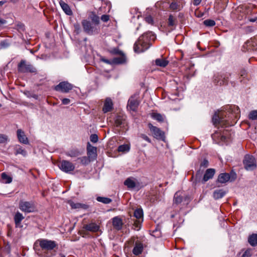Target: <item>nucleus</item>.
<instances>
[{"label": "nucleus", "instance_id": "f257e3e1", "mask_svg": "<svg viewBox=\"0 0 257 257\" xmlns=\"http://www.w3.org/2000/svg\"><path fill=\"white\" fill-rule=\"evenodd\" d=\"M155 36L152 32L144 33L138 39L134 46V51L136 53H142L148 50L151 45V41L154 40Z\"/></svg>", "mask_w": 257, "mask_h": 257}, {"label": "nucleus", "instance_id": "f03ea898", "mask_svg": "<svg viewBox=\"0 0 257 257\" xmlns=\"http://www.w3.org/2000/svg\"><path fill=\"white\" fill-rule=\"evenodd\" d=\"M37 244H39L43 250H51L57 246V243L55 241L46 239L37 240L34 243V246H36Z\"/></svg>", "mask_w": 257, "mask_h": 257}, {"label": "nucleus", "instance_id": "7ed1b4c3", "mask_svg": "<svg viewBox=\"0 0 257 257\" xmlns=\"http://www.w3.org/2000/svg\"><path fill=\"white\" fill-rule=\"evenodd\" d=\"M82 25L84 31L89 35H92L98 33V26L88 20H83Z\"/></svg>", "mask_w": 257, "mask_h": 257}, {"label": "nucleus", "instance_id": "20e7f679", "mask_svg": "<svg viewBox=\"0 0 257 257\" xmlns=\"http://www.w3.org/2000/svg\"><path fill=\"white\" fill-rule=\"evenodd\" d=\"M19 72L21 73H36V69L31 64L27 63L24 60H22L18 66Z\"/></svg>", "mask_w": 257, "mask_h": 257}, {"label": "nucleus", "instance_id": "39448f33", "mask_svg": "<svg viewBox=\"0 0 257 257\" xmlns=\"http://www.w3.org/2000/svg\"><path fill=\"white\" fill-rule=\"evenodd\" d=\"M243 165L245 169L247 171H251L256 167L255 158L249 155H246L243 160Z\"/></svg>", "mask_w": 257, "mask_h": 257}, {"label": "nucleus", "instance_id": "423d86ee", "mask_svg": "<svg viewBox=\"0 0 257 257\" xmlns=\"http://www.w3.org/2000/svg\"><path fill=\"white\" fill-rule=\"evenodd\" d=\"M230 74L225 73L222 74H216L214 75L213 82L217 85H226L228 83Z\"/></svg>", "mask_w": 257, "mask_h": 257}, {"label": "nucleus", "instance_id": "0eeeda50", "mask_svg": "<svg viewBox=\"0 0 257 257\" xmlns=\"http://www.w3.org/2000/svg\"><path fill=\"white\" fill-rule=\"evenodd\" d=\"M148 126L155 138L157 140H160L163 141H165V133L164 132L162 131L160 128L154 126L151 123H148Z\"/></svg>", "mask_w": 257, "mask_h": 257}, {"label": "nucleus", "instance_id": "6e6552de", "mask_svg": "<svg viewBox=\"0 0 257 257\" xmlns=\"http://www.w3.org/2000/svg\"><path fill=\"white\" fill-rule=\"evenodd\" d=\"M59 168L63 172L69 173L74 171L75 166L73 163L69 161L62 160L60 163Z\"/></svg>", "mask_w": 257, "mask_h": 257}, {"label": "nucleus", "instance_id": "1a4fd4ad", "mask_svg": "<svg viewBox=\"0 0 257 257\" xmlns=\"http://www.w3.org/2000/svg\"><path fill=\"white\" fill-rule=\"evenodd\" d=\"M19 208L23 212H32L35 210V205L32 202L20 201Z\"/></svg>", "mask_w": 257, "mask_h": 257}, {"label": "nucleus", "instance_id": "9d476101", "mask_svg": "<svg viewBox=\"0 0 257 257\" xmlns=\"http://www.w3.org/2000/svg\"><path fill=\"white\" fill-rule=\"evenodd\" d=\"M73 88L71 84L68 82H61L55 87V90L63 93H67Z\"/></svg>", "mask_w": 257, "mask_h": 257}, {"label": "nucleus", "instance_id": "9b49d317", "mask_svg": "<svg viewBox=\"0 0 257 257\" xmlns=\"http://www.w3.org/2000/svg\"><path fill=\"white\" fill-rule=\"evenodd\" d=\"M124 185L130 189L136 188L139 190L141 188L140 183L136 179L132 177L127 178L124 182Z\"/></svg>", "mask_w": 257, "mask_h": 257}, {"label": "nucleus", "instance_id": "f8f14e48", "mask_svg": "<svg viewBox=\"0 0 257 257\" xmlns=\"http://www.w3.org/2000/svg\"><path fill=\"white\" fill-rule=\"evenodd\" d=\"M139 104L140 101L138 100L137 96H132L128 99L127 108L133 111H136Z\"/></svg>", "mask_w": 257, "mask_h": 257}, {"label": "nucleus", "instance_id": "ddd939ff", "mask_svg": "<svg viewBox=\"0 0 257 257\" xmlns=\"http://www.w3.org/2000/svg\"><path fill=\"white\" fill-rule=\"evenodd\" d=\"M87 155L90 161H93L97 158V148L91 145L89 143L87 145Z\"/></svg>", "mask_w": 257, "mask_h": 257}, {"label": "nucleus", "instance_id": "4468645a", "mask_svg": "<svg viewBox=\"0 0 257 257\" xmlns=\"http://www.w3.org/2000/svg\"><path fill=\"white\" fill-rule=\"evenodd\" d=\"M126 125L125 116L117 115L114 118V125L116 127L124 128Z\"/></svg>", "mask_w": 257, "mask_h": 257}, {"label": "nucleus", "instance_id": "2eb2a0df", "mask_svg": "<svg viewBox=\"0 0 257 257\" xmlns=\"http://www.w3.org/2000/svg\"><path fill=\"white\" fill-rule=\"evenodd\" d=\"M144 249V245L142 242L137 240L135 242L134 247L133 249V253L136 255H140L142 253Z\"/></svg>", "mask_w": 257, "mask_h": 257}, {"label": "nucleus", "instance_id": "dca6fc26", "mask_svg": "<svg viewBox=\"0 0 257 257\" xmlns=\"http://www.w3.org/2000/svg\"><path fill=\"white\" fill-rule=\"evenodd\" d=\"M17 134L18 140L21 143L25 145L29 144V140L23 131L18 129L17 131Z\"/></svg>", "mask_w": 257, "mask_h": 257}, {"label": "nucleus", "instance_id": "f3484780", "mask_svg": "<svg viewBox=\"0 0 257 257\" xmlns=\"http://www.w3.org/2000/svg\"><path fill=\"white\" fill-rule=\"evenodd\" d=\"M215 172V171L214 169H207L202 180V183H205L208 180L212 178L214 175Z\"/></svg>", "mask_w": 257, "mask_h": 257}, {"label": "nucleus", "instance_id": "a211bd4d", "mask_svg": "<svg viewBox=\"0 0 257 257\" xmlns=\"http://www.w3.org/2000/svg\"><path fill=\"white\" fill-rule=\"evenodd\" d=\"M113 108V103L110 98H107L104 102L102 110L104 113L110 111Z\"/></svg>", "mask_w": 257, "mask_h": 257}, {"label": "nucleus", "instance_id": "6ab92c4d", "mask_svg": "<svg viewBox=\"0 0 257 257\" xmlns=\"http://www.w3.org/2000/svg\"><path fill=\"white\" fill-rule=\"evenodd\" d=\"M112 225L115 229L120 230L123 225L122 219L118 216L113 217L112 218Z\"/></svg>", "mask_w": 257, "mask_h": 257}, {"label": "nucleus", "instance_id": "aec40b11", "mask_svg": "<svg viewBox=\"0 0 257 257\" xmlns=\"http://www.w3.org/2000/svg\"><path fill=\"white\" fill-rule=\"evenodd\" d=\"M256 41L254 40H250L247 41L246 43L243 46V48H246L247 51H254L257 49L255 47Z\"/></svg>", "mask_w": 257, "mask_h": 257}, {"label": "nucleus", "instance_id": "412c9836", "mask_svg": "<svg viewBox=\"0 0 257 257\" xmlns=\"http://www.w3.org/2000/svg\"><path fill=\"white\" fill-rule=\"evenodd\" d=\"M59 4L63 10V11L64 12V13L68 16H71L73 14L72 11H71L70 7L69 5L65 3L63 1L60 0L59 1Z\"/></svg>", "mask_w": 257, "mask_h": 257}, {"label": "nucleus", "instance_id": "4be33fe9", "mask_svg": "<svg viewBox=\"0 0 257 257\" xmlns=\"http://www.w3.org/2000/svg\"><path fill=\"white\" fill-rule=\"evenodd\" d=\"M83 228L86 230L95 232L99 230V226L95 223H91L84 225Z\"/></svg>", "mask_w": 257, "mask_h": 257}, {"label": "nucleus", "instance_id": "5701e85b", "mask_svg": "<svg viewBox=\"0 0 257 257\" xmlns=\"http://www.w3.org/2000/svg\"><path fill=\"white\" fill-rule=\"evenodd\" d=\"M177 23V18L171 14L170 15L168 19V27H172V29L173 30L176 27Z\"/></svg>", "mask_w": 257, "mask_h": 257}, {"label": "nucleus", "instance_id": "b1692460", "mask_svg": "<svg viewBox=\"0 0 257 257\" xmlns=\"http://www.w3.org/2000/svg\"><path fill=\"white\" fill-rule=\"evenodd\" d=\"M230 179V176L228 173H221L218 177V181L220 183H225Z\"/></svg>", "mask_w": 257, "mask_h": 257}, {"label": "nucleus", "instance_id": "393cba45", "mask_svg": "<svg viewBox=\"0 0 257 257\" xmlns=\"http://www.w3.org/2000/svg\"><path fill=\"white\" fill-rule=\"evenodd\" d=\"M88 18L91 21V23H92L95 25L98 26L99 24V18L98 16H97L95 13L90 12L89 14Z\"/></svg>", "mask_w": 257, "mask_h": 257}, {"label": "nucleus", "instance_id": "a878e982", "mask_svg": "<svg viewBox=\"0 0 257 257\" xmlns=\"http://www.w3.org/2000/svg\"><path fill=\"white\" fill-rule=\"evenodd\" d=\"M120 57L114 58L112 60L113 64H123L126 61V57L124 53L123 54H120Z\"/></svg>", "mask_w": 257, "mask_h": 257}, {"label": "nucleus", "instance_id": "bb28decb", "mask_svg": "<svg viewBox=\"0 0 257 257\" xmlns=\"http://www.w3.org/2000/svg\"><path fill=\"white\" fill-rule=\"evenodd\" d=\"M226 194V192L223 189L216 190L213 192V197L215 199H219L222 198Z\"/></svg>", "mask_w": 257, "mask_h": 257}, {"label": "nucleus", "instance_id": "cd10ccee", "mask_svg": "<svg viewBox=\"0 0 257 257\" xmlns=\"http://www.w3.org/2000/svg\"><path fill=\"white\" fill-rule=\"evenodd\" d=\"M24 219V217L22 213L17 212L14 216V221L16 227H18L21 223V221Z\"/></svg>", "mask_w": 257, "mask_h": 257}, {"label": "nucleus", "instance_id": "c85d7f7f", "mask_svg": "<svg viewBox=\"0 0 257 257\" xmlns=\"http://www.w3.org/2000/svg\"><path fill=\"white\" fill-rule=\"evenodd\" d=\"M13 179L12 178L8 175V174L5 173L3 172L1 174V181L6 184H9L12 182Z\"/></svg>", "mask_w": 257, "mask_h": 257}, {"label": "nucleus", "instance_id": "c756f323", "mask_svg": "<svg viewBox=\"0 0 257 257\" xmlns=\"http://www.w3.org/2000/svg\"><path fill=\"white\" fill-rule=\"evenodd\" d=\"M15 154L16 155L21 154L24 157H25L27 155V151L19 145H17L15 147Z\"/></svg>", "mask_w": 257, "mask_h": 257}, {"label": "nucleus", "instance_id": "7c9ffc66", "mask_svg": "<svg viewBox=\"0 0 257 257\" xmlns=\"http://www.w3.org/2000/svg\"><path fill=\"white\" fill-rule=\"evenodd\" d=\"M248 241L252 246L257 245V234H252L248 237Z\"/></svg>", "mask_w": 257, "mask_h": 257}, {"label": "nucleus", "instance_id": "2f4dec72", "mask_svg": "<svg viewBox=\"0 0 257 257\" xmlns=\"http://www.w3.org/2000/svg\"><path fill=\"white\" fill-rule=\"evenodd\" d=\"M169 8L172 11H180L181 10L180 3L175 0H173L170 4Z\"/></svg>", "mask_w": 257, "mask_h": 257}, {"label": "nucleus", "instance_id": "473e14b6", "mask_svg": "<svg viewBox=\"0 0 257 257\" xmlns=\"http://www.w3.org/2000/svg\"><path fill=\"white\" fill-rule=\"evenodd\" d=\"M155 63L157 66L165 67L168 64V61L164 59H157Z\"/></svg>", "mask_w": 257, "mask_h": 257}, {"label": "nucleus", "instance_id": "72a5a7b5", "mask_svg": "<svg viewBox=\"0 0 257 257\" xmlns=\"http://www.w3.org/2000/svg\"><path fill=\"white\" fill-rule=\"evenodd\" d=\"M151 117L159 122H163L164 120V116L160 113L153 112L151 113Z\"/></svg>", "mask_w": 257, "mask_h": 257}, {"label": "nucleus", "instance_id": "f704fd0d", "mask_svg": "<svg viewBox=\"0 0 257 257\" xmlns=\"http://www.w3.org/2000/svg\"><path fill=\"white\" fill-rule=\"evenodd\" d=\"M183 197L181 195L179 192H176L174 197V202L176 204H179L182 202Z\"/></svg>", "mask_w": 257, "mask_h": 257}, {"label": "nucleus", "instance_id": "c9c22d12", "mask_svg": "<svg viewBox=\"0 0 257 257\" xmlns=\"http://www.w3.org/2000/svg\"><path fill=\"white\" fill-rule=\"evenodd\" d=\"M225 132H223V135H221L218 132H215L214 134L212 135V138L213 139H215L217 137H220V140L222 142H225L227 138L224 136Z\"/></svg>", "mask_w": 257, "mask_h": 257}, {"label": "nucleus", "instance_id": "e433bc0d", "mask_svg": "<svg viewBox=\"0 0 257 257\" xmlns=\"http://www.w3.org/2000/svg\"><path fill=\"white\" fill-rule=\"evenodd\" d=\"M96 200L105 204H109L112 201V200L110 198L104 197H97L96 198Z\"/></svg>", "mask_w": 257, "mask_h": 257}, {"label": "nucleus", "instance_id": "4c0bfd02", "mask_svg": "<svg viewBox=\"0 0 257 257\" xmlns=\"http://www.w3.org/2000/svg\"><path fill=\"white\" fill-rule=\"evenodd\" d=\"M130 146L127 144H124L119 146L118 147L117 151L120 152H126L130 150Z\"/></svg>", "mask_w": 257, "mask_h": 257}, {"label": "nucleus", "instance_id": "58836bf2", "mask_svg": "<svg viewBox=\"0 0 257 257\" xmlns=\"http://www.w3.org/2000/svg\"><path fill=\"white\" fill-rule=\"evenodd\" d=\"M134 216L136 219H140L143 216V212L142 209H137L134 211Z\"/></svg>", "mask_w": 257, "mask_h": 257}, {"label": "nucleus", "instance_id": "ea45409f", "mask_svg": "<svg viewBox=\"0 0 257 257\" xmlns=\"http://www.w3.org/2000/svg\"><path fill=\"white\" fill-rule=\"evenodd\" d=\"M78 160H80V163L84 165H86L88 164L90 162H92V161H90V159H89V158L86 156L78 158Z\"/></svg>", "mask_w": 257, "mask_h": 257}, {"label": "nucleus", "instance_id": "a19ab883", "mask_svg": "<svg viewBox=\"0 0 257 257\" xmlns=\"http://www.w3.org/2000/svg\"><path fill=\"white\" fill-rule=\"evenodd\" d=\"M222 121V119L218 115L215 114L212 117V121L214 124H221Z\"/></svg>", "mask_w": 257, "mask_h": 257}, {"label": "nucleus", "instance_id": "79ce46f5", "mask_svg": "<svg viewBox=\"0 0 257 257\" xmlns=\"http://www.w3.org/2000/svg\"><path fill=\"white\" fill-rule=\"evenodd\" d=\"M80 155L79 152L78 151L76 150H72L67 153H66V155L67 156L73 158L76 157Z\"/></svg>", "mask_w": 257, "mask_h": 257}, {"label": "nucleus", "instance_id": "37998d69", "mask_svg": "<svg viewBox=\"0 0 257 257\" xmlns=\"http://www.w3.org/2000/svg\"><path fill=\"white\" fill-rule=\"evenodd\" d=\"M248 118L251 120L257 119V110L251 111L248 114Z\"/></svg>", "mask_w": 257, "mask_h": 257}, {"label": "nucleus", "instance_id": "c03bdc74", "mask_svg": "<svg viewBox=\"0 0 257 257\" xmlns=\"http://www.w3.org/2000/svg\"><path fill=\"white\" fill-rule=\"evenodd\" d=\"M203 24L207 27H213L215 26V22L214 20L207 19L203 22Z\"/></svg>", "mask_w": 257, "mask_h": 257}, {"label": "nucleus", "instance_id": "a18cd8bd", "mask_svg": "<svg viewBox=\"0 0 257 257\" xmlns=\"http://www.w3.org/2000/svg\"><path fill=\"white\" fill-rule=\"evenodd\" d=\"M145 20L149 24L153 25L154 24L153 18L151 15L146 16L145 17Z\"/></svg>", "mask_w": 257, "mask_h": 257}, {"label": "nucleus", "instance_id": "49530a36", "mask_svg": "<svg viewBox=\"0 0 257 257\" xmlns=\"http://www.w3.org/2000/svg\"><path fill=\"white\" fill-rule=\"evenodd\" d=\"M111 54L113 55H120L123 54V52L119 50L118 48H113L110 51Z\"/></svg>", "mask_w": 257, "mask_h": 257}, {"label": "nucleus", "instance_id": "de8ad7c7", "mask_svg": "<svg viewBox=\"0 0 257 257\" xmlns=\"http://www.w3.org/2000/svg\"><path fill=\"white\" fill-rule=\"evenodd\" d=\"M90 140L91 142L95 143L98 141V136L96 134H92L90 137Z\"/></svg>", "mask_w": 257, "mask_h": 257}, {"label": "nucleus", "instance_id": "09e8293b", "mask_svg": "<svg viewBox=\"0 0 257 257\" xmlns=\"http://www.w3.org/2000/svg\"><path fill=\"white\" fill-rule=\"evenodd\" d=\"M69 204L72 208L74 209L81 208L82 206L80 203H75L72 201H70Z\"/></svg>", "mask_w": 257, "mask_h": 257}, {"label": "nucleus", "instance_id": "8fccbe9b", "mask_svg": "<svg viewBox=\"0 0 257 257\" xmlns=\"http://www.w3.org/2000/svg\"><path fill=\"white\" fill-rule=\"evenodd\" d=\"M251 254V249H247L244 252L241 257H250Z\"/></svg>", "mask_w": 257, "mask_h": 257}, {"label": "nucleus", "instance_id": "3c124183", "mask_svg": "<svg viewBox=\"0 0 257 257\" xmlns=\"http://www.w3.org/2000/svg\"><path fill=\"white\" fill-rule=\"evenodd\" d=\"M8 140V137L5 135L0 134V144L4 143Z\"/></svg>", "mask_w": 257, "mask_h": 257}, {"label": "nucleus", "instance_id": "603ef678", "mask_svg": "<svg viewBox=\"0 0 257 257\" xmlns=\"http://www.w3.org/2000/svg\"><path fill=\"white\" fill-rule=\"evenodd\" d=\"M134 225L135 226V228H134L135 229L139 230L140 229V226H141L140 221L137 219L135 220L134 221Z\"/></svg>", "mask_w": 257, "mask_h": 257}, {"label": "nucleus", "instance_id": "864d4df0", "mask_svg": "<svg viewBox=\"0 0 257 257\" xmlns=\"http://www.w3.org/2000/svg\"><path fill=\"white\" fill-rule=\"evenodd\" d=\"M109 19V17L108 15H103L101 17V20L104 22H107Z\"/></svg>", "mask_w": 257, "mask_h": 257}, {"label": "nucleus", "instance_id": "5fc2aeb1", "mask_svg": "<svg viewBox=\"0 0 257 257\" xmlns=\"http://www.w3.org/2000/svg\"><path fill=\"white\" fill-rule=\"evenodd\" d=\"M100 60L102 61V62H103L106 64H113L112 63V60L111 61L108 59H105V58L104 57H101L100 58Z\"/></svg>", "mask_w": 257, "mask_h": 257}, {"label": "nucleus", "instance_id": "6e6d98bb", "mask_svg": "<svg viewBox=\"0 0 257 257\" xmlns=\"http://www.w3.org/2000/svg\"><path fill=\"white\" fill-rule=\"evenodd\" d=\"M208 164H209L208 161L207 160L204 159L202 161V162L201 163L200 166L201 167H203L204 168H206V167H208Z\"/></svg>", "mask_w": 257, "mask_h": 257}, {"label": "nucleus", "instance_id": "4d7b16f0", "mask_svg": "<svg viewBox=\"0 0 257 257\" xmlns=\"http://www.w3.org/2000/svg\"><path fill=\"white\" fill-rule=\"evenodd\" d=\"M141 136L142 139H143L144 140L146 141L147 142H148L149 143L151 142L150 139L146 135L142 134Z\"/></svg>", "mask_w": 257, "mask_h": 257}, {"label": "nucleus", "instance_id": "13d9d810", "mask_svg": "<svg viewBox=\"0 0 257 257\" xmlns=\"http://www.w3.org/2000/svg\"><path fill=\"white\" fill-rule=\"evenodd\" d=\"M247 74L246 71L244 69H242L240 72V75L243 78H245Z\"/></svg>", "mask_w": 257, "mask_h": 257}, {"label": "nucleus", "instance_id": "bf43d9fd", "mask_svg": "<svg viewBox=\"0 0 257 257\" xmlns=\"http://www.w3.org/2000/svg\"><path fill=\"white\" fill-rule=\"evenodd\" d=\"M62 103L64 105H66V104H68L70 103V100L68 98H63L62 100Z\"/></svg>", "mask_w": 257, "mask_h": 257}, {"label": "nucleus", "instance_id": "052dcab7", "mask_svg": "<svg viewBox=\"0 0 257 257\" xmlns=\"http://www.w3.org/2000/svg\"><path fill=\"white\" fill-rule=\"evenodd\" d=\"M201 2V0H193V5L195 6H198Z\"/></svg>", "mask_w": 257, "mask_h": 257}, {"label": "nucleus", "instance_id": "680f3d73", "mask_svg": "<svg viewBox=\"0 0 257 257\" xmlns=\"http://www.w3.org/2000/svg\"><path fill=\"white\" fill-rule=\"evenodd\" d=\"M7 21L5 20L2 19L0 18V26L5 24L6 23Z\"/></svg>", "mask_w": 257, "mask_h": 257}, {"label": "nucleus", "instance_id": "e2e57ef3", "mask_svg": "<svg viewBox=\"0 0 257 257\" xmlns=\"http://www.w3.org/2000/svg\"><path fill=\"white\" fill-rule=\"evenodd\" d=\"M74 28L75 29V30H77L78 31L80 28L79 25L78 24H75Z\"/></svg>", "mask_w": 257, "mask_h": 257}, {"label": "nucleus", "instance_id": "0e129e2a", "mask_svg": "<svg viewBox=\"0 0 257 257\" xmlns=\"http://www.w3.org/2000/svg\"><path fill=\"white\" fill-rule=\"evenodd\" d=\"M11 2L14 4H16L19 2V0H10Z\"/></svg>", "mask_w": 257, "mask_h": 257}, {"label": "nucleus", "instance_id": "69168bd1", "mask_svg": "<svg viewBox=\"0 0 257 257\" xmlns=\"http://www.w3.org/2000/svg\"><path fill=\"white\" fill-rule=\"evenodd\" d=\"M5 3L4 1H0V6H3Z\"/></svg>", "mask_w": 257, "mask_h": 257}, {"label": "nucleus", "instance_id": "338daca9", "mask_svg": "<svg viewBox=\"0 0 257 257\" xmlns=\"http://www.w3.org/2000/svg\"><path fill=\"white\" fill-rule=\"evenodd\" d=\"M60 255H61V257H66L65 255L63 254H61Z\"/></svg>", "mask_w": 257, "mask_h": 257}, {"label": "nucleus", "instance_id": "774afa93", "mask_svg": "<svg viewBox=\"0 0 257 257\" xmlns=\"http://www.w3.org/2000/svg\"><path fill=\"white\" fill-rule=\"evenodd\" d=\"M1 106H2V104H0V107H1Z\"/></svg>", "mask_w": 257, "mask_h": 257}]
</instances>
